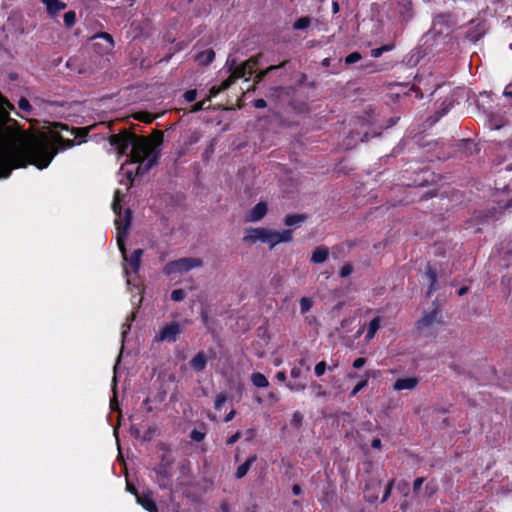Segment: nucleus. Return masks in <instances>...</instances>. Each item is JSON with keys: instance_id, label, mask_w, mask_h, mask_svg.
<instances>
[{"instance_id": "423d86ee", "label": "nucleus", "mask_w": 512, "mask_h": 512, "mask_svg": "<svg viewBox=\"0 0 512 512\" xmlns=\"http://www.w3.org/2000/svg\"><path fill=\"white\" fill-rule=\"evenodd\" d=\"M203 265V261L200 258L193 257H183L177 260H173L168 262L164 268L163 273L166 276H171L173 274L184 273L192 270L193 268H198Z\"/></svg>"}, {"instance_id": "c85d7f7f", "label": "nucleus", "mask_w": 512, "mask_h": 512, "mask_svg": "<svg viewBox=\"0 0 512 512\" xmlns=\"http://www.w3.org/2000/svg\"><path fill=\"white\" fill-rule=\"evenodd\" d=\"M381 487V481L375 483V489L371 493L370 491L374 488V484H366L365 486V500L369 503H374L378 499V490Z\"/></svg>"}, {"instance_id": "a19ab883", "label": "nucleus", "mask_w": 512, "mask_h": 512, "mask_svg": "<svg viewBox=\"0 0 512 512\" xmlns=\"http://www.w3.org/2000/svg\"><path fill=\"white\" fill-rule=\"evenodd\" d=\"M394 483H395V480L392 479L390 480L387 485H386V488H385V491H384V494H383V497L381 499V503H384L388 500V498L390 497L391 495V491L393 489V486H394Z\"/></svg>"}, {"instance_id": "8fccbe9b", "label": "nucleus", "mask_w": 512, "mask_h": 512, "mask_svg": "<svg viewBox=\"0 0 512 512\" xmlns=\"http://www.w3.org/2000/svg\"><path fill=\"white\" fill-rule=\"evenodd\" d=\"M184 99L187 101V102H193L196 97H197V91L196 89H190V90H187L184 95H183Z\"/></svg>"}, {"instance_id": "e2e57ef3", "label": "nucleus", "mask_w": 512, "mask_h": 512, "mask_svg": "<svg viewBox=\"0 0 512 512\" xmlns=\"http://www.w3.org/2000/svg\"><path fill=\"white\" fill-rule=\"evenodd\" d=\"M290 374H291V377L298 378L300 376V374H301V370L298 367H293L291 369V373Z\"/></svg>"}, {"instance_id": "bf43d9fd", "label": "nucleus", "mask_w": 512, "mask_h": 512, "mask_svg": "<svg viewBox=\"0 0 512 512\" xmlns=\"http://www.w3.org/2000/svg\"><path fill=\"white\" fill-rule=\"evenodd\" d=\"M137 119H139L140 121L146 122V123H151L155 119V117L150 114H143V115L137 117Z\"/></svg>"}, {"instance_id": "f03ea898", "label": "nucleus", "mask_w": 512, "mask_h": 512, "mask_svg": "<svg viewBox=\"0 0 512 512\" xmlns=\"http://www.w3.org/2000/svg\"><path fill=\"white\" fill-rule=\"evenodd\" d=\"M111 146L119 155H127L132 163H138L137 174L143 175L158 162L159 151L153 147L150 140L133 132L124 131L112 134L109 138Z\"/></svg>"}, {"instance_id": "dca6fc26", "label": "nucleus", "mask_w": 512, "mask_h": 512, "mask_svg": "<svg viewBox=\"0 0 512 512\" xmlns=\"http://www.w3.org/2000/svg\"><path fill=\"white\" fill-rule=\"evenodd\" d=\"M425 277L428 279L429 281V286H428V290H427V297H430L431 294L435 291L438 290V285H437V279H438V275H437V270L435 268H433L430 264L427 265L426 267V271H425Z\"/></svg>"}, {"instance_id": "58836bf2", "label": "nucleus", "mask_w": 512, "mask_h": 512, "mask_svg": "<svg viewBox=\"0 0 512 512\" xmlns=\"http://www.w3.org/2000/svg\"><path fill=\"white\" fill-rule=\"evenodd\" d=\"M227 401V396L225 393L221 392L219 393L216 398H215V402H214V407L216 410H221V407L223 406V404Z\"/></svg>"}, {"instance_id": "c03bdc74", "label": "nucleus", "mask_w": 512, "mask_h": 512, "mask_svg": "<svg viewBox=\"0 0 512 512\" xmlns=\"http://www.w3.org/2000/svg\"><path fill=\"white\" fill-rule=\"evenodd\" d=\"M76 22V13L75 11L66 12V29L71 28Z\"/></svg>"}, {"instance_id": "39448f33", "label": "nucleus", "mask_w": 512, "mask_h": 512, "mask_svg": "<svg viewBox=\"0 0 512 512\" xmlns=\"http://www.w3.org/2000/svg\"><path fill=\"white\" fill-rule=\"evenodd\" d=\"M487 23L485 19L475 18L468 22V28L462 38L454 33H448V41L459 44L462 42L476 43L482 39L487 32Z\"/></svg>"}, {"instance_id": "603ef678", "label": "nucleus", "mask_w": 512, "mask_h": 512, "mask_svg": "<svg viewBox=\"0 0 512 512\" xmlns=\"http://www.w3.org/2000/svg\"><path fill=\"white\" fill-rule=\"evenodd\" d=\"M424 481H425L424 477H419L414 480V483H413V493L414 494H418Z\"/></svg>"}, {"instance_id": "2f4dec72", "label": "nucleus", "mask_w": 512, "mask_h": 512, "mask_svg": "<svg viewBox=\"0 0 512 512\" xmlns=\"http://www.w3.org/2000/svg\"><path fill=\"white\" fill-rule=\"evenodd\" d=\"M311 24V18L308 16L300 17L293 24V29L295 30H305Z\"/></svg>"}, {"instance_id": "864d4df0", "label": "nucleus", "mask_w": 512, "mask_h": 512, "mask_svg": "<svg viewBox=\"0 0 512 512\" xmlns=\"http://www.w3.org/2000/svg\"><path fill=\"white\" fill-rule=\"evenodd\" d=\"M287 388L291 391H303L306 388L305 384L302 383H288Z\"/></svg>"}, {"instance_id": "49530a36", "label": "nucleus", "mask_w": 512, "mask_h": 512, "mask_svg": "<svg viewBox=\"0 0 512 512\" xmlns=\"http://www.w3.org/2000/svg\"><path fill=\"white\" fill-rule=\"evenodd\" d=\"M210 101V97H208L207 99H204L202 101H199L197 103H195L192 108H191V112L195 113V112H199L201 110H204L206 108V103Z\"/></svg>"}, {"instance_id": "1a4fd4ad", "label": "nucleus", "mask_w": 512, "mask_h": 512, "mask_svg": "<svg viewBox=\"0 0 512 512\" xmlns=\"http://www.w3.org/2000/svg\"><path fill=\"white\" fill-rule=\"evenodd\" d=\"M91 40L93 41L94 51L102 56L110 53L115 46L112 35L107 32L96 33L91 37Z\"/></svg>"}, {"instance_id": "69168bd1", "label": "nucleus", "mask_w": 512, "mask_h": 512, "mask_svg": "<svg viewBox=\"0 0 512 512\" xmlns=\"http://www.w3.org/2000/svg\"><path fill=\"white\" fill-rule=\"evenodd\" d=\"M371 446H372L373 448L380 449V448H381V446H382V444H381V440H380L379 438H374V439L372 440Z\"/></svg>"}, {"instance_id": "9b49d317", "label": "nucleus", "mask_w": 512, "mask_h": 512, "mask_svg": "<svg viewBox=\"0 0 512 512\" xmlns=\"http://www.w3.org/2000/svg\"><path fill=\"white\" fill-rule=\"evenodd\" d=\"M181 332L182 329L180 324L177 322H171L160 329L154 340L155 342H175Z\"/></svg>"}, {"instance_id": "473e14b6", "label": "nucleus", "mask_w": 512, "mask_h": 512, "mask_svg": "<svg viewBox=\"0 0 512 512\" xmlns=\"http://www.w3.org/2000/svg\"><path fill=\"white\" fill-rule=\"evenodd\" d=\"M303 414L300 411H295L292 415L290 425L296 429H299L303 425Z\"/></svg>"}, {"instance_id": "4468645a", "label": "nucleus", "mask_w": 512, "mask_h": 512, "mask_svg": "<svg viewBox=\"0 0 512 512\" xmlns=\"http://www.w3.org/2000/svg\"><path fill=\"white\" fill-rule=\"evenodd\" d=\"M441 313L438 309H434L426 313L421 319L417 321V328L422 330L432 326L434 323H441Z\"/></svg>"}, {"instance_id": "c756f323", "label": "nucleus", "mask_w": 512, "mask_h": 512, "mask_svg": "<svg viewBox=\"0 0 512 512\" xmlns=\"http://www.w3.org/2000/svg\"><path fill=\"white\" fill-rule=\"evenodd\" d=\"M207 434V428L204 423H202L199 428H194L190 434L189 437L195 441V442H201L205 439Z\"/></svg>"}, {"instance_id": "0e129e2a", "label": "nucleus", "mask_w": 512, "mask_h": 512, "mask_svg": "<svg viewBox=\"0 0 512 512\" xmlns=\"http://www.w3.org/2000/svg\"><path fill=\"white\" fill-rule=\"evenodd\" d=\"M286 378H287V377H286V373H285L284 371H279V372H277V374H276V379H277L278 381H280V382H284V381H286Z\"/></svg>"}, {"instance_id": "6e6d98bb", "label": "nucleus", "mask_w": 512, "mask_h": 512, "mask_svg": "<svg viewBox=\"0 0 512 512\" xmlns=\"http://www.w3.org/2000/svg\"><path fill=\"white\" fill-rule=\"evenodd\" d=\"M366 362H367V359L365 357H359L353 361L352 366L355 369H360L366 364Z\"/></svg>"}, {"instance_id": "7ed1b4c3", "label": "nucleus", "mask_w": 512, "mask_h": 512, "mask_svg": "<svg viewBox=\"0 0 512 512\" xmlns=\"http://www.w3.org/2000/svg\"><path fill=\"white\" fill-rule=\"evenodd\" d=\"M247 234L243 237L246 243H266L269 249H273L280 243H289L293 240V230L290 228L276 231L268 228L257 227L246 230Z\"/></svg>"}, {"instance_id": "6ab92c4d", "label": "nucleus", "mask_w": 512, "mask_h": 512, "mask_svg": "<svg viewBox=\"0 0 512 512\" xmlns=\"http://www.w3.org/2000/svg\"><path fill=\"white\" fill-rule=\"evenodd\" d=\"M506 123L507 120L504 116L496 113L488 114L487 125L491 130H499L504 127Z\"/></svg>"}, {"instance_id": "de8ad7c7", "label": "nucleus", "mask_w": 512, "mask_h": 512, "mask_svg": "<svg viewBox=\"0 0 512 512\" xmlns=\"http://www.w3.org/2000/svg\"><path fill=\"white\" fill-rule=\"evenodd\" d=\"M503 96L506 100V102L512 107V83L508 84L504 91Z\"/></svg>"}, {"instance_id": "a878e982", "label": "nucleus", "mask_w": 512, "mask_h": 512, "mask_svg": "<svg viewBox=\"0 0 512 512\" xmlns=\"http://www.w3.org/2000/svg\"><path fill=\"white\" fill-rule=\"evenodd\" d=\"M381 321H382V319L380 316H377L370 321V323L368 324L366 335H365L366 342L371 341L375 337L377 331L380 328Z\"/></svg>"}, {"instance_id": "052dcab7", "label": "nucleus", "mask_w": 512, "mask_h": 512, "mask_svg": "<svg viewBox=\"0 0 512 512\" xmlns=\"http://www.w3.org/2000/svg\"><path fill=\"white\" fill-rule=\"evenodd\" d=\"M499 205H500V208L504 209V210L512 209V198L510 200L505 201L504 203H502L500 201Z\"/></svg>"}, {"instance_id": "c9c22d12", "label": "nucleus", "mask_w": 512, "mask_h": 512, "mask_svg": "<svg viewBox=\"0 0 512 512\" xmlns=\"http://www.w3.org/2000/svg\"><path fill=\"white\" fill-rule=\"evenodd\" d=\"M312 305H313V302L310 298L302 297L300 299V312L302 314L307 313L311 309Z\"/></svg>"}, {"instance_id": "f257e3e1", "label": "nucleus", "mask_w": 512, "mask_h": 512, "mask_svg": "<svg viewBox=\"0 0 512 512\" xmlns=\"http://www.w3.org/2000/svg\"><path fill=\"white\" fill-rule=\"evenodd\" d=\"M62 149L63 137L52 131L0 138V178H8L12 170L28 165L44 169Z\"/></svg>"}, {"instance_id": "bb28decb", "label": "nucleus", "mask_w": 512, "mask_h": 512, "mask_svg": "<svg viewBox=\"0 0 512 512\" xmlns=\"http://www.w3.org/2000/svg\"><path fill=\"white\" fill-rule=\"evenodd\" d=\"M288 62H289L288 60H285V61H283L282 63H280L278 65H271L268 68L259 71L255 75L254 83L255 84L260 83L269 73L285 67Z\"/></svg>"}, {"instance_id": "3c124183", "label": "nucleus", "mask_w": 512, "mask_h": 512, "mask_svg": "<svg viewBox=\"0 0 512 512\" xmlns=\"http://www.w3.org/2000/svg\"><path fill=\"white\" fill-rule=\"evenodd\" d=\"M237 78H233V71L231 72V75L229 76V78H227L226 80H224L221 85H219L221 87V89L224 91L226 89H228L233 83L234 81L236 80Z\"/></svg>"}, {"instance_id": "393cba45", "label": "nucleus", "mask_w": 512, "mask_h": 512, "mask_svg": "<svg viewBox=\"0 0 512 512\" xmlns=\"http://www.w3.org/2000/svg\"><path fill=\"white\" fill-rule=\"evenodd\" d=\"M215 59V51L211 48L203 50L196 54L195 60L198 64L207 66Z\"/></svg>"}, {"instance_id": "a18cd8bd", "label": "nucleus", "mask_w": 512, "mask_h": 512, "mask_svg": "<svg viewBox=\"0 0 512 512\" xmlns=\"http://www.w3.org/2000/svg\"><path fill=\"white\" fill-rule=\"evenodd\" d=\"M353 272V266L351 263H346L345 265H343V267L341 268L340 272H339V276L341 278H345V277H348L350 274H352Z\"/></svg>"}, {"instance_id": "f8f14e48", "label": "nucleus", "mask_w": 512, "mask_h": 512, "mask_svg": "<svg viewBox=\"0 0 512 512\" xmlns=\"http://www.w3.org/2000/svg\"><path fill=\"white\" fill-rule=\"evenodd\" d=\"M133 494L136 496L137 503L140 504L148 512H159L158 506L153 499L150 491L146 493H138L136 488H133Z\"/></svg>"}, {"instance_id": "f3484780", "label": "nucleus", "mask_w": 512, "mask_h": 512, "mask_svg": "<svg viewBox=\"0 0 512 512\" xmlns=\"http://www.w3.org/2000/svg\"><path fill=\"white\" fill-rule=\"evenodd\" d=\"M267 210V204L265 202H259L250 210L247 220L257 222L267 214Z\"/></svg>"}, {"instance_id": "cd10ccee", "label": "nucleus", "mask_w": 512, "mask_h": 512, "mask_svg": "<svg viewBox=\"0 0 512 512\" xmlns=\"http://www.w3.org/2000/svg\"><path fill=\"white\" fill-rule=\"evenodd\" d=\"M307 219L306 214H289L284 218V224L287 227L300 226Z\"/></svg>"}, {"instance_id": "09e8293b", "label": "nucleus", "mask_w": 512, "mask_h": 512, "mask_svg": "<svg viewBox=\"0 0 512 512\" xmlns=\"http://www.w3.org/2000/svg\"><path fill=\"white\" fill-rule=\"evenodd\" d=\"M200 316H201V320H202V323L205 325V327L210 330L211 329V326H210V317L208 315V312L205 310V309H202L201 310V313H200Z\"/></svg>"}, {"instance_id": "e433bc0d", "label": "nucleus", "mask_w": 512, "mask_h": 512, "mask_svg": "<svg viewBox=\"0 0 512 512\" xmlns=\"http://www.w3.org/2000/svg\"><path fill=\"white\" fill-rule=\"evenodd\" d=\"M362 59V56L359 52L355 51L350 53L345 57V64L351 65L354 64Z\"/></svg>"}, {"instance_id": "13d9d810", "label": "nucleus", "mask_w": 512, "mask_h": 512, "mask_svg": "<svg viewBox=\"0 0 512 512\" xmlns=\"http://www.w3.org/2000/svg\"><path fill=\"white\" fill-rule=\"evenodd\" d=\"M223 90L221 89L220 86H212L209 90V94H210V98L211 97H215L217 96L218 94H220Z\"/></svg>"}, {"instance_id": "680f3d73", "label": "nucleus", "mask_w": 512, "mask_h": 512, "mask_svg": "<svg viewBox=\"0 0 512 512\" xmlns=\"http://www.w3.org/2000/svg\"><path fill=\"white\" fill-rule=\"evenodd\" d=\"M292 493L296 496L300 495L302 493V488L299 484H294L292 486Z\"/></svg>"}, {"instance_id": "a211bd4d", "label": "nucleus", "mask_w": 512, "mask_h": 512, "mask_svg": "<svg viewBox=\"0 0 512 512\" xmlns=\"http://www.w3.org/2000/svg\"><path fill=\"white\" fill-rule=\"evenodd\" d=\"M376 372L374 370H367L361 377V380L354 386V388L349 393V397H355L361 390L367 387L369 379L375 377Z\"/></svg>"}, {"instance_id": "37998d69", "label": "nucleus", "mask_w": 512, "mask_h": 512, "mask_svg": "<svg viewBox=\"0 0 512 512\" xmlns=\"http://www.w3.org/2000/svg\"><path fill=\"white\" fill-rule=\"evenodd\" d=\"M326 369H327V363L325 361H320L316 364V366L314 368V372L317 377H320V376L324 375V373L326 372Z\"/></svg>"}, {"instance_id": "2eb2a0df", "label": "nucleus", "mask_w": 512, "mask_h": 512, "mask_svg": "<svg viewBox=\"0 0 512 512\" xmlns=\"http://www.w3.org/2000/svg\"><path fill=\"white\" fill-rule=\"evenodd\" d=\"M418 383L417 377L399 378L395 381L393 389L396 391L412 390L417 387Z\"/></svg>"}, {"instance_id": "774afa93", "label": "nucleus", "mask_w": 512, "mask_h": 512, "mask_svg": "<svg viewBox=\"0 0 512 512\" xmlns=\"http://www.w3.org/2000/svg\"><path fill=\"white\" fill-rule=\"evenodd\" d=\"M156 135H157V141H156V144L157 145H160L162 142H163V132L160 131V130H157L156 131Z\"/></svg>"}, {"instance_id": "9d476101", "label": "nucleus", "mask_w": 512, "mask_h": 512, "mask_svg": "<svg viewBox=\"0 0 512 512\" xmlns=\"http://www.w3.org/2000/svg\"><path fill=\"white\" fill-rule=\"evenodd\" d=\"M261 57V54L252 56L241 65L235 66V68L232 70L233 78H244L246 81H248L250 77L256 73V68L260 62Z\"/></svg>"}, {"instance_id": "ea45409f", "label": "nucleus", "mask_w": 512, "mask_h": 512, "mask_svg": "<svg viewBox=\"0 0 512 512\" xmlns=\"http://www.w3.org/2000/svg\"><path fill=\"white\" fill-rule=\"evenodd\" d=\"M397 489L401 494L407 496L410 491V484L405 480H401L397 484Z\"/></svg>"}, {"instance_id": "0eeeda50", "label": "nucleus", "mask_w": 512, "mask_h": 512, "mask_svg": "<svg viewBox=\"0 0 512 512\" xmlns=\"http://www.w3.org/2000/svg\"><path fill=\"white\" fill-rule=\"evenodd\" d=\"M458 25V17L452 12L437 13L432 19V30L441 35L445 30L454 29Z\"/></svg>"}, {"instance_id": "4c0bfd02", "label": "nucleus", "mask_w": 512, "mask_h": 512, "mask_svg": "<svg viewBox=\"0 0 512 512\" xmlns=\"http://www.w3.org/2000/svg\"><path fill=\"white\" fill-rule=\"evenodd\" d=\"M186 297V293L183 289H175L171 292V299L175 302H180L184 300Z\"/></svg>"}, {"instance_id": "ddd939ff", "label": "nucleus", "mask_w": 512, "mask_h": 512, "mask_svg": "<svg viewBox=\"0 0 512 512\" xmlns=\"http://www.w3.org/2000/svg\"><path fill=\"white\" fill-rule=\"evenodd\" d=\"M70 132L73 135V139L66 138V150L74 147L75 145H79L83 142H86L89 128H87V127L72 128L70 130Z\"/></svg>"}, {"instance_id": "7c9ffc66", "label": "nucleus", "mask_w": 512, "mask_h": 512, "mask_svg": "<svg viewBox=\"0 0 512 512\" xmlns=\"http://www.w3.org/2000/svg\"><path fill=\"white\" fill-rule=\"evenodd\" d=\"M251 381L254 386L258 388H265L269 386V381L266 376L260 372H255L251 375Z\"/></svg>"}, {"instance_id": "aec40b11", "label": "nucleus", "mask_w": 512, "mask_h": 512, "mask_svg": "<svg viewBox=\"0 0 512 512\" xmlns=\"http://www.w3.org/2000/svg\"><path fill=\"white\" fill-rule=\"evenodd\" d=\"M189 365L194 371L201 372L206 368L207 356L204 352H199L190 360Z\"/></svg>"}, {"instance_id": "412c9836", "label": "nucleus", "mask_w": 512, "mask_h": 512, "mask_svg": "<svg viewBox=\"0 0 512 512\" xmlns=\"http://www.w3.org/2000/svg\"><path fill=\"white\" fill-rule=\"evenodd\" d=\"M257 456L255 454L249 456L244 463H242L240 466H238L235 477L236 479H242L244 478L251 466L256 462Z\"/></svg>"}, {"instance_id": "79ce46f5", "label": "nucleus", "mask_w": 512, "mask_h": 512, "mask_svg": "<svg viewBox=\"0 0 512 512\" xmlns=\"http://www.w3.org/2000/svg\"><path fill=\"white\" fill-rule=\"evenodd\" d=\"M18 106L22 111H24L26 113H31V111H32V106L26 98H23V97L20 98V100L18 102Z\"/></svg>"}, {"instance_id": "5fc2aeb1", "label": "nucleus", "mask_w": 512, "mask_h": 512, "mask_svg": "<svg viewBox=\"0 0 512 512\" xmlns=\"http://www.w3.org/2000/svg\"><path fill=\"white\" fill-rule=\"evenodd\" d=\"M241 436H242V433L240 431H237L236 433H234L233 435H231L230 437L227 438L226 444L233 445L241 438Z\"/></svg>"}, {"instance_id": "72a5a7b5", "label": "nucleus", "mask_w": 512, "mask_h": 512, "mask_svg": "<svg viewBox=\"0 0 512 512\" xmlns=\"http://www.w3.org/2000/svg\"><path fill=\"white\" fill-rule=\"evenodd\" d=\"M393 46L392 45H389V44H386V45H382L378 48H374L371 50V56L374 57V58H378L380 57L384 52H388L390 50H392Z\"/></svg>"}, {"instance_id": "f704fd0d", "label": "nucleus", "mask_w": 512, "mask_h": 512, "mask_svg": "<svg viewBox=\"0 0 512 512\" xmlns=\"http://www.w3.org/2000/svg\"><path fill=\"white\" fill-rule=\"evenodd\" d=\"M282 94H286L288 96L289 95V88L282 87V86L272 87L270 89L269 96L277 98V97H279Z\"/></svg>"}, {"instance_id": "20e7f679", "label": "nucleus", "mask_w": 512, "mask_h": 512, "mask_svg": "<svg viewBox=\"0 0 512 512\" xmlns=\"http://www.w3.org/2000/svg\"><path fill=\"white\" fill-rule=\"evenodd\" d=\"M131 225V211H127V215L125 217V224L121 226V220H117L116 228H117V244L118 248L123 256V259L128 263V266L133 273H138L141 265V257L143 255L142 249H136L132 252V254L127 256V249L125 245V239L128 234V229Z\"/></svg>"}, {"instance_id": "4d7b16f0", "label": "nucleus", "mask_w": 512, "mask_h": 512, "mask_svg": "<svg viewBox=\"0 0 512 512\" xmlns=\"http://www.w3.org/2000/svg\"><path fill=\"white\" fill-rule=\"evenodd\" d=\"M253 105L255 108L262 109L267 106V102L263 98H259L253 101Z\"/></svg>"}, {"instance_id": "b1692460", "label": "nucleus", "mask_w": 512, "mask_h": 512, "mask_svg": "<svg viewBox=\"0 0 512 512\" xmlns=\"http://www.w3.org/2000/svg\"><path fill=\"white\" fill-rule=\"evenodd\" d=\"M329 256V250L326 246H318L314 249L311 256V262L315 264H321L327 260Z\"/></svg>"}, {"instance_id": "4be33fe9", "label": "nucleus", "mask_w": 512, "mask_h": 512, "mask_svg": "<svg viewBox=\"0 0 512 512\" xmlns=\"http://www.w3.org/2000/svg\"><path fill=\"white\" fill-rule=\"evenodd\" d=\"M46 6V11L51 17H55L64 9V3L60 0H42Z\"/></svg>"}, {"instance_id": "6e6552de", "label": "nucleus", "mask_w": 512, "mask_h": 512, "mask_svg": "<svg viewBox=\"0 0 512 512\" xmlns=\"http://www.w3.org/2000/svg\"><path fill=\"white\" fill-rule=\"evenodd\" d=\"M173 463L174 459L169 454H163L159 464H157L153 469L159 479V486L161 488L166 487L165 482L169 481L172 477L171 470Z\"/></svg>"}, {"instance_id": "5701e85b", "label": "nucleus", "mask_w": 512, "mask_h": 512, "mask_svg": "<svg viewBox=\"0 0 512 512\" xmlns=\"http://www.w3.org/2000/svg\"><path fill=\"white\" fill-rule=\"evenodd\" d=\"M112 209H113L114 213L118 216L116 218V220H115V223L117 222V220H121V226H123L125 224V217L126 216H124L123 218L121 217L122 206H121V192H120V190H116L115 193H114ZM128 210L129 209H127L126 211H128ZM125 215H127V212H125Z\"/></svg>"}, {"instance_id": "338daca9", "label": "nucleus", "mask_w": 512, "mask_h": 512, "mask_svg": "<svg viewBox=\"0 0 512 512\" xmlns=\"http://www.w3.org/2000/svg\"><path fill=\"white\" fill-rule=\"evenodd\" d=\"M235 414H236V411L235 410H231L224 418V421L225 422H229L231 421L234 417H235Z\"/></svg>"}]
</instances>
